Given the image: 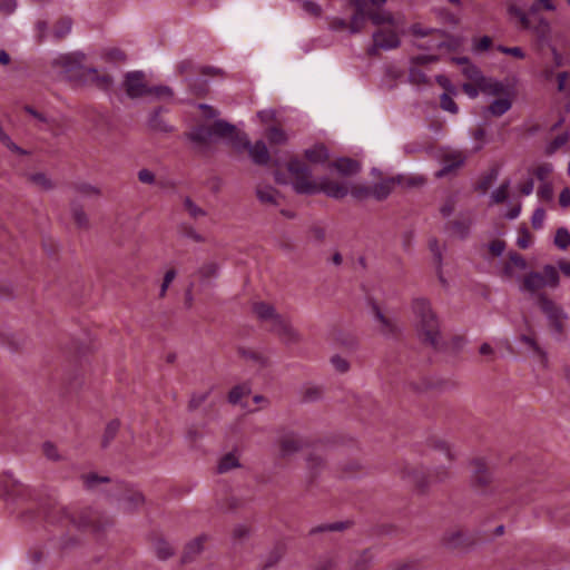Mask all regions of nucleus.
Segmentation results:
<instances>
[{"instance_id":"28","label":"nucleus","mask_w":570,"mask_h":570,"mask_svg":"<svg viewBox=\"0 0 570 570\" xmlns=\"http://www.w3.org/2000/svg\"><path fill=\"white\" fill-rule=\"evenodd\" d=\"M122 510L132 512L144 503V495L138 491H127L121 499Z\"/></svg>"},{"instance_id":"26","label":"nucleus","mask_w":570,"mask_h":570,"mask_svg":"<svg viewBox=\"0 0 570 570\" xmlns=\"http://www.w3.org/2000/svg\"><path fill=\"white\" fill-rule=\"evenodd\" d=\"M83 76L100 89L107 90L112 85V79L109 75H99L98 70L95 68H87Z\"/></svg>"},{"instance_id":"17","label":"nucleus","mask_w":570,"mask_h":570,"mask_svg":"<svg viewBox=\"0 0 570 570\" xmlns=\"http://www.w3.org/2000/svg\"><path fill=\"white\" fill-rule=\"evenodd\" d=\"M212 128V136L213 137H226L229 138L232 144L235 146V142L240 141L242 135L244 132H239L236 130V127L225 120H216L213 125H210Z\"/></svg>"},{"instance_id":"49","label":"nucleus","mask_w":570,"mask_h":570,"mask_svg":"<svg viewBox=\"0 0 570 570\" xmlns=\"http://www.w3.org/2000/svg\"><path fill=\"white\" fill-rule=\"evenodd\" d=\"M510 181L505 180L499 188L491 194V204H501L508 198Z\"/></svg>"},{"instance_id":"3","label":"nucleus","mask_w":570,"mask_h":570,"mask_svg":"<svg viewBox=\"0 0 570 570\" xmlns=\"http://www.w3.org/2000/svg\"><path fill=\"white\" fill-rule=\"evenodd\" d=\"M560 275L553 265L547 264L541 272L531 271L527 273L520 284V291L531 295H539L546 287L556 288L559 286Z\"/></svg>"},{"instance_id":"2","label":"nucleus","mask_w":570,"mask_h":570,"mask_svg":"<svg viewBox=\"0 0 570 570\" xmlns=\"http://www.w3.org/2000/svg\"><path fill=\"white\" fill-rule=\"evenodd\" d=\"M50 522H69L79 529L90 530L92 532H102L114 524V520L91 508H83L71 512L65 507H53L47 514Z\"/></svg>"},{"instance_id":"27","label":"nucleus","mask_w":570,"mask_h":570,"mask_svg":"<svg viewBox=\"0 0 570 570\" xmlns=\"http://www.w3.org/2000/svg\"><path fill=\"white\" fill-rule=\"evenodd\" d=\"M455 61L460 65H463L462 72L463 75L473 81L475 85H479V82L483 79V75L481 70L475 67L474 65L470 63L469 59L465 57L456 58Z\"/></svg>"},{"instance_id":"55","label":"nucleus","mask_w":570,"mask_h":570,"mask_svg":"<svg viewBox=\"0 0 570 570\" xmlns=\"http://www.w3.org/2000/svg\"><path fill=\"white\" fill-rule=\"evenodd\" d=\"M249 393V389L245 385H238L232 389L228 401L233 404L238 403L245 395Z\"/></svg>"},{"instance_id":"39","label":"nucleus","mask_w":570,"mask_h":570,"mask_svg":"<svg viewBox=\"0 0 570 570\" xmlns=\"http://www.w3.org/2000/svg\"><path fill=\"white\" fill-rule=\"evenodd\" d=\"M478 87L482 92L489 95H499L504 89L501 82L488 79L485 77H483V79L479 82Z\"/></svg>"},{"instance_id":"61","label":"nucleus","mask_w":570,"mask_h":570,"mask_svg":"<svg viewBox=\"0 0 570 570\" xmlns=\"http://www.w3.org/2000/svg\"><path fill=\"white\" fill-rule=\"evenodd\" d=\"M331 363L334 368L340 373H346L350 370V363L346 358L341 355H334L331 358Z\"/></svg>"},{"instance_id":"24","label":"nucleus","mask_w":570,"mask_h":570,"mask_svg":"<svg viewBox=\"0 0 570 570\" xmlns=\"http://www.w3.org/2000/svg\"><path fill=\"white\" fill-rule=\"evenodd\" d=\"M332 167L344 176L355 175L361 168L360 164L351 158H338L332 164Z\"/></svg>"},{"instance_id":"51","label":"nucleus","mask_w":570,"mask_h":570,"mask_svg":"<svg viewBox=\"0 0 570 570\" xmlns=\"http://www.w3.org/2000/svg\"><path fill=\"white\" fill-rule=\"evenodd\" d=\"M348 193L356 198V199H366L368 197H372V187L365 186V185H353Z\"/></svg>"},{"instance_id":"35","label":"nucleus","mask_w":570,"mask_h":570,"mask_svg":"<svg viewBox=\"0 0 570 570\" xmlns=\"http://www.w3.org/2000/svg\"><path fill=\"white\" fill-rule=\"evenodd\" d=\"M395 181L396 180L394 178H391L375 184L372 187V197H374L376 200H383L387 198L393 189Z\"/></svg>"},{"instance_id":"11","label":"nucleus","mask_w":570,"mask_h":570,"mask_svg":"<svg viewBox=\"0 0 570 570\" xmlns=\"http://www.w3.org/2000/svg\"><path fill=\"white\" fill-rule=\"evenodd\" d=\"M401 41L397 33L393 30H379L373 33V46L368 49L370 55H375L377 50H391L400 47Z\"/></svg>"},{"instance_id":"1","label":"nucleus","mask_w":570,"mask_h":570,"mask_svg":"<svg viewBox=\"0 0 570 570\" xmlns=\"http://www.w3.org/2000/svg\"><path fill=\"white\" fill-rule=\"evenodd\" d=\"M413 325L419 338L433 348L442 345L440 320L431 302L424 297H416L411 303Z\"/></svg>"},{"instance_id":"46","label":"nucleus","mask_w":570,"mask_h":570,"mask_svg":"<svg viewBox=\"0 0 570 570\" xmlns=\"http://www.w3.org/2000/svg\"><path fill=\"white\" fill-rule=\"evenodd\" d=\"M371 562V557L366 551L357 553L351 559L352 570H365Z\"/></svg>"},{"instance_id":"22","label":"nucleus","mask_w":570,"mask_h":570,"mask_svg":"<svg viewBox=\"0 0 570 570\" xmlns=\"http://www.w3.org/2000/svg\"><path fill=\"white\" fill-rule=\"evenodd\" d=\"M256 197L262 204L273 206L278 205V191L272 186L258 185L256 187Z\"/></svg>"},{"instance_id":"9","label":"nucleus","mask_w":570,"mask_h":570,"mask_svg":"<svg viewBox=\"0 0 570 570\" xmlns=\"http://www.w3.org/2000/svg\"><path fill=\"white\" fill-rule=\"evenodd\" d=\"M85 59L86 56L82 52L76 51L60 55L53 60L52 65L61 68L66 73H81L83 76L87 69L83 67Z\"/></svg>"},{"instance_id":"52","label":"nucleus","mask_w":570,"mask_h":570,"mask_svg":"<svg viewBox=\"0 0 570 570\" xmlns=\"http://www.w3.org/2000/svg\"><path fill=\"white\" fill-rule=\"evenodd\" d=\"M337 562L333 557L326 556L317 560L313 570H336Z\"/></svg>"},{"instance_id":"64","label":"nucleus","mask_w":570,"mask_h":570,"mask_svg":"<svg viewBox=\"0 0 570 570\" xmlns=\"http://www.w3.org/2000/svg\"><path fill=\"white\" fill-rule=\"evenodd\" d=\"M497 176H498V173L495 170H492L490 174H488L485 177H483L479 181L476 189L482 193H485L489 189V187L492 185V183L497 179Z\"/></svg>"},{"instance_id":"40","label":"nucleus","mask_w":570,"mask_h":570,"mask_svg":"<svg viewBox=\"0 0 570 570\" xmlns=\"http://www.w3.org/2000/svg\"><path fill=\"white\" fill-rule=\"evenodd\" d=\"M27 179L29 183L36 185L42 190H49L53 188L52 181L43 173L29 174Z\"/></svg>"},{"instance_id":"60","label":"nucleus","mask_w":570,"mask_h":570,"mask_svg":"<svg viewBox=\"0 0 570 570\" xmlns=\"http://www.w3.org/2000/svg\"><path fill=\"white\" fill-rule=\"evenodd\" d=\"M395 180L407 187H419L425 183V179L422 176L397 177Z\"/></svg>"},{"instance_id":"30","label":"nucleus","mask_w":570,"mask_h":570,"mask_svg":"<svg viewBox=\"0 0 570 570\" xmlns=\"http://www.w3.org/2000/svg\"><path fill=\"white\" fill-rule=\"evenodd\" d=\"M204 541L205 537H198L187 543L183 554V562L193 561L203 551Z\"/></svg>"},{"instance_id":"21","label":"nucleus","mask_w":570,"mask_h":570,"mask_svg":"<svg viewBox=\"0 0 570 570\" xmlns=\"http://www.w3.org/2000/svg\"><path fill=\"white\" fill-rule=\"evenodd\" d=\"M163 108L154 110L148 119V127L153 131L157 132H171L173 127L161 117Z\"/></svg>"},{"instance_id":"38","label":"nucleus","mask_w":570,"mask_h":570,"mask_svg":"<svg viewBox=\"0 0 570 570\" xmlns=\"http://www.w3.org/2000/svg\"><path fill=\"white\" fill-rule=\"evenodd\" d=\"M512 102L508 98L495 99L489 107L488 110L492 116L500 117L510 110Z\"/></svg>"},{"instance_id":"47","label":"nucleus","mask_w":570,"mask_h":570,"mask_svg":"<svg viewBox=\"0 0 570 570\" xmlns=\"http://www.w3.org/2000/svg\"><path fill=\"white\" fill-rule=\"evenodd\" d=\"M184 207L193 219H198L206 216V212L196 205L189 197L184 199Z\"/></svg>"},{"instance_id":"14","label":"nucleus","mask_w":570,"mask_h":570,"mask_svg":"<svg viewBox=\"0 0 570 570\" xmlns=\"http://www.w3.org/2000/svg\"><path fill=\"white\" fill-rule=\"evenodd\" d=\"M271 331L277 334L285 342H296L298 340L297 332L293 328L289 321L278 313L269 321Z\"/></svg>"},{"instance_id":"23","label":"nucleus","mask_w":570,"mask_h":570,"mask_svg":"<svg viewBox=\"0 0 570 570\" xmlns=\"http://www.w3.org/2000/svg\"><path fill=\"white\" fill-rule=\"evenodd\" d=\"M508 13L510 17L515 18L519 22V28H531L532 27V18L530 10L525 12L523 9L518 7L515 3H510L508 6Z\"/></svg>"},{"instance_id":"48","label":"nucleus","mask_w":570,"mask_h":570,"mask_svg":"<svg viewBox=\"0 0 570 570\" xmlns=\"http://www.w3.org/2000/svg\"><path fill=\"white\" fill-rule=\"evenodd\" d=\"M554 245L560 249H566L570 246V233L567 228L560 227L557 229Z\"/></svg>"},{"instance_id":"57","label":"nucleus","mask_w":570,"mask_h":570,"mask_svg":"<svg viewBox=\"0 0 570 570\" xmlns=\"http://www.w3.org/2000/svg\"><path fill=\"white\" fill-rule=\"evenodd\" d=\"M553 167L549 163H543L533 169V175L541 181H544L552 173Z\"/></svg>"},{"instance_id":"63","label":"nucleus","mask_w":570,"mask_h":570,"mask_svg":"<svg viewBox=\"0 0 570 570\" xmlns=\"http://www.w3.org/2000/svg\"><path fill=\"white\" fill-rule=\"evenodd\" d=\"M546 219V212L542 207L537 208L531 217V224L534 229H540L543 226Z\"/></svg>"},{"instance_id":"44","label":"nucleus","mask_w":570,"mask_h":570,"mask_svg":"<svg viewBox=\"0 0 570 570\" xmlns=\"http://www.w3.org/2000/svg\"><path fill=\"white\" fill-rule=\"evenodd\" d=\"M266 138L272 145H284L287 141L286 132L278 127H271L266 130Z\"/></svg>"},{"instance_id":"56","label":"nucleus","mask_w":570,"mask_h":570,"mask_svg":"<svg viewBox=\"0 0 570 570\" xmlns=\"http://www.w3.org/2000/svg\"><path fill=\"white\" fill-rule=\"evenodd\" d=\"M83 484L87 489H95L99 483L109 482L106 476H99L96 473L82 475Z\"/></svg>"},{"instance_id":"8","label":"nucleus","mask_w":570,"mask_h":570,"mask_svg":"<svg viewBox=\"0 0 570 570\" xmlns=\"http://www.w3.org/2000/svg\"><path fill=\"white\" fill-rule=\"evenodd\" d=\"M235 148L247 149L250 159L256 165H267L271 159L266 144L263 140H257L252 145L246 134L242 135L239 142H235Z\"/></svg>"},{"instance_id":"19","label":"nucleus","mask_w":570,"mask_h":570,"mask_svg":"<svg viewBox=\"0 0 570 570\" xmlns=\"http://www.w3.org/2000/svg\"><path fill=\"white\" fill-rule=\"evenodd\" d=\"M375 321L379 322V331L384 336H393L399 332L397 324L394 318L387 317L382 313L379 306H373Z\"/></svg>"},{"instance_id":"58","label":"nucleus","mask_w":570,"mask_h":570,"mask_svg":"<svg viewBox=\"0 0 570 570\" xmlns=\"http://www.w3.org/2000/svg\"><path fill=\"white\" fill-rule=\"evenodd\" d=\"M209 393V390L202 393H194L188 402V409L190 411L198 409L207 400Z\"/></svg>"},{"instance_id":"53","label":"nucleus","mask_w":570,"mask_h":570,"mask_svg":"<svg viewBox=\"0 0 570 570\" xmlns=\"http://www.w3.org/2000/svg\"><path fill=\"white\" fill-rule=\"evenodd\" d=\"M75 189L82 197H98L100 195L99 188L89 184H78Z\"/></svg>"},{"instance_id":"45","label":"nucleus","mask_w":570,"mask_h":570,"mask_svg":"<svg viewBox=\"0 0 570 570\" xmlns=\"http://www.w3.org/2000/svg\"><path fill=\"white\" fill-rule=\"evenodd\" d=\"M119 428H120V423L118 420H112L110 421L106 429H105V432H104V435H102V443L101 445L104 448H107L111 441L115 439V436L117 435L118 431H119Z\"/></svg>"},{"instance_id":"7","label":"nucleus","mask_w":570,"mask_h":570,"mask_svg":"<svg viewBox=\"0 0 570 570\" xmlns=\"http://www.w3.org/2000/svg\"><path fill=\"white\" fill-rule=\"evenodd\" d=\"M537 303L540 309L547 316L549 325L557 333H561L563 330V321L566 320V314L563 309L556 305V303L552 299H550L544 293H540L538 295Z\"/></svg>"},{"instance_id":"4","label":"nucleus","mask_w":570,"mask_h":570,"mask_svg":"<svg viewBox=\"0 0 570 570\" xmlns=\"http://www.w3.org/2000/svg\"><path fill=\"white\" fill-rule=\"evenodd\" d=\"M287 170L291 176V185L296 194L315 195L317 194V181L312 175L308 165L303 160L294 158L287 163Z\"/></svg>"},{"instance_id":"34","label":"nucleus","mask_w":570,"mask_h":570,"mask_svg":"<svg viewBox=\"0 0 570 570\" xmlns=\"http://www.w3.org/2000/svg\"><path fill=\"white\" fill-rule=\"evenodd\" d=\"M531 18H532V27L531 28H522V30H530L533 33H535L538 38L544 39L548 36L549 30H550L548 21L544 18L539 17L538 13L532 14Z\"/></svg>"},{"instance_id":"54","label":"nucleus","mask_w":570,"mask_h":570,"mask_svg":"<svg viewBox=\"0 0 570 570\" xmlns=\"http://www.w3.org/2000/svg\"><path fill=\"white\" fill-rule=\"evenodd\" d=\"M440 105L443 110L451 114H458L459 111L458 105L448 92L441 95Z\"/></svg>"},{"instance_id":"33","label":"nucleus","mask_w":570,"mask_h":570,"mask_svg":"<svg viewBox=\"0 0 570 570\" xmlns=\"http://www.w3.org/2000/svg\"><path fill=\"white\" fill-rule=\"evenodd\" d=\"M354 6L356 7V12L352 17L350 29L352 33H356L362 30L365 23L366 14L364 12L362 0H354Z\"/></svg>"},{"instance_id":"25","label":"nucleus","mask_w":570,"mask_h":570,"mask_svg":"<svg viewBox=\"0 0 570 570\" xmlns=\"http://www.w3.org/2000/svg\"><path fill=\"white\" fill-rule=\"evenodd\" d=\"M219 274V265L216 262H205L196 272L199 281L204 284L216 278Z\"/></svg>"},{"instance_id":"37","label":"nucleus","mask_w":570,"mask_h":570,"mask_svg":"<svg viewBox=\"0 0 570 570\" xmlns=\"http://www.w3.org/2000/svg\"><path fill=\"white\" fill-rule=\"evenodd\" d=\"M154 550L158 559L166 560L175 553V549L164 539H156Z\"/></svg>"},{"instance_id":"6","label":"nucleus","mask_w":570,"mask_h":570,"mask_svg":"<svg viewBox=\"0 0 570 570\" xmlns=\"http://www.w3.org/2000/svg\"><path fill=\"white\" fill-rule=\"evenodd\" d=\"M472 489L479 494H487L491 490L493 475L483 459H474L470 462Z\"/></svg>"},{"instance_id":"16","label":"nucleus","mask_w":570,"mask_h":570,"mask_svg":"<svg viewBox=\"0 0 570 570\" xmlns=\"http://www.w3.org/2000/svg\"><path fill=\"white\" fill-rule=\"evenodd\" d=\"M317 194L324 193L328 197L341 199L348 194V188L341 183L323 177L317 181Z\"/></svg>"},{"instance_id":"29","label":"nucleus","mask_w":570,"mask_h":570,"mask_svg":"<svg viewBox=\"0 0 570 570\" xmlns=\"http://www.w3.org/2000/svg\"><path fill=\"white\" fill-rule=\"evenodd\" d=\"M187 137L194 142L206 144L213 139L212 128L207 125L196 126L187 134Z\"/></svg>"},{"instance_id":"59","label":"nucleus","mask_w":570,"mask_h":570,"mask_svg":"<svg viewBox=\"0 0 570 570\" xmlns=\"http://www.w3.org/2000/svg\"><path fill=\"white\" fill-rule=\"evenodd\" d=\"M409 80L411 83L421 85L428 81L425 73L416 67H411L409 71Z\"/></svg>"},{"instance_id":"5","label":"nucleus","mask_w":570,"mask_h":570,"mask_svg":"<svg viewBox=\"0 0 570 570\" xmlns=\"http://www.w3.org/2000/svg\"><path fill=\"white\" fill-rule=\"evenodd\" d=\"M440 544L450 551L469 552L476 547L478 540L474 533L455 525L442 533Z\"/></svg>"},{"instance_id":"15","label":"nucleus","mask_w":570,"mask_h":570,"mask_svg":"<svg viewBox=\"0 0 570 570\" xmlns=\"http://www.w3.org/2000/svg\"><path fill=\"white\" fill-rule=\"evenodd\" d=\"M271 331L277 334L285 342H296L298 340L297 332L293 328L289 321L278 313L269 321Z\"/></svg>"},{"instance_id":"20","label":"nucleus","mask_w":570,"mask_h":570,"mask_svg":"<svg viewBox=\"0 0 570 570\" xmlns=\"http://www.w3.org/2000/svg\"><path fill=\"white\" fill-rule=\"evenodd\" d=\"M73 21L70 17H61L53 24L51 37L55 41L65 39L72 29Z\"/></svg>"},{"instance_id":"36","label":"nucleus","mask_w":570,"mask_h":570,"mask_svg":"<svg viewBox=\"0 0 570 570\" xmlns=\"http://www.w3.org/2000/svg\"><path fill=\"white\" fill-rule=\"evenodd\" d=\"M253 311L261 321L265 322H269L277 314L272 305L264 302L254 303Z\"/></svg>"},{"instance_id":"43","label":"nucleus","mask_w":570,"mask_h":570,"mask_svg":"<svg viewBox=\"0 0 570 570\" xmlns=\"http://www.w3.org/2000/svg\"><path fill=\"white\" fill-rule=\"evenodd\" d=\"M178 233L183 237L189 238L196 243L205 242V237L202 234H199L191 225H189L187 223H181L178 226Z\"/></svg>"},{"instance_id":"62","label":"nucleus","mask_w":570,"mask_h":570,"mask_svg":"<svg viewBox=\"0 0 570 570\" xmlns=\"http://www.w3.org/2000/svg\"><path fill=\"white\" fill-rule=\"evenodd\" d=\"M48 37V22L45 20H38L36 22V39L39 43H42Z\"/></svg>"},{"instance_id":"10","label":"nucleus","mask_w":570,"mask_h":570,"mask_svg":"<svg viewBox=\"0 0 570 570\" xmlns=\"http://www.w3.org/2000/svg\"><path fill=\"white\" fill-rule=\"evenodd\" d=\"M466 156L459 150H446L441 156V169L436 171L435 176L442 178L449 176L462 167L465 163Z\"/></svg>"},{"instance_id":"42","label":"nucleus","mask_w":570,"mask_h":570,"mask_svg":"<svg viewBox=\"0 0 570 570\" xmlns=\"http://www.w3.org/2000/svg\"><path fill=\"white\" fill-rule=\"evenodd\" d=\"M72 218L79 228H89V218L81 206L72 204L71 206Z\"/></svg>"},{"instance_id":"41","label":"nucleus","mask_w":570,"mask_h":570,"mask_svg":"<svg viewBox=\"0 0 570 570\" xmlns=\"http://www.w3.org/2000/svg\"><path fill=\"white\" fill-rule=\"evenodd\" d=\"M238 466H239L238 458L234 453H227L220 459L218 466H217V471L219 473H226L229 470L238 468Z\"/></svg>"},{"instance_id":"31","label":"nucleus","mask_w":570,"mask_h":570,"mask_svg":"<svg viewBox=\"0 0 570 570\" xmlns=\"http://www.w3.org/2000/svg\"><path fill=\"white\" fill-rule=\"evenodd\" d=\"M520 341L532 351L543 366L548 365V355L546 351L539 346L534 337L522 334L520 336Z\"/></svg>"},{"instance_id":"18","label":"nucleus","mask_w":570,"mask_h":570,"mask_svg":"<svg viewBox=\"0 0 570 570\" xmlns=\"http://www.w3.org/2000/svg\"><path fill=\"white\" fill-rule=\"evenodd\" d=\"M473 218L470 214H462L458 218L449 222L446 228L451 230L452 235L465 239L470 235Z\"/></svg>"},{"instance_id":"50","label":"nucleus","mask_w":570,"mask_h":570,"mask_svg":"<svg viewBox=\"0 0 570 570\" xmlns=\"http://www.w3.org/2000/svg\"><path fill=\"white\" fill-rule=\"evenodd\" d=\"M367 17L371 19V21L379 26V24H383V23H389V24H393L394 23V18L393 16L387 12V11H382V12H370L367 14Z\"/></svg>"},{"instance_id":"12","label":"nucleus","mask_w":570,"mask_h":570,"mask_svg":"<svg viewBox=\"0 0 570 570\" xmlns=\"http://www.w3.org/2000/svg\"><path fill=\"white\" fill-rule=\"evenodd\" d=\"M277 444L281 456L286 458L299 452L304 448L305 442L297 433L284 431L278 436Z\"/></svg>"},{"instance_id":"32","label":"nucleus","mask_w":570,"mask_h":570,"mask_svg":"<svg viewBox=\"0 0 570 570\" xmlns=\"http://www.w3.org/2000/svg\"><path fill=\"white\" fill-rule=\"evenodd\" d=\"M306 159L314 164H323L328 159V150L324 145H315L304 153Z\"/></svg>"},{"instance_id":"13","label":"nucleus","mask_w":570,"mask_h":570,"mask_svg":"<svg viewBox=\"0 0 570 570\" xmlns=\"http://www.w3.org/2000/svg\"><path fill=\"white\" fill-rule=\"evenodd\" d=\"M125 90L130 98H139L148 95V86L142 71H131L125 77Z\"/></svg>"}]
</instances>
